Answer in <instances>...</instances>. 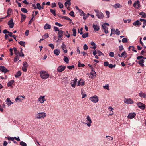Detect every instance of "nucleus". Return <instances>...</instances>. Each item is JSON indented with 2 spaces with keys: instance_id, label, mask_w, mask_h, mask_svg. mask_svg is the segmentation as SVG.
Instances as JSON below:
<instances>
[{
  "instance_id": "obj_12",
  "label": "nucleus",
  "mask_w": 146,
  "mask_h": 146,
  "mask_svg": "<svg viewBox=\"0 0 146 146\" xmlns=\"http://www.w3.org/2000/svg\"><path fill=\"white\" fill-rule=\"evenodd\" d=\"M5 102L8 107H9L12 104H13V102H12L9 98H7L5 100Z\"/></svg>"
},
{
  "instance_id": "obj_39",
  "label": "nucleus",
  "mask_w": 146,
  "mask_h": 146,
  "mask_svg": "<svg viewBox=\"0 0 146 146\" xmlns=\"http://www.w3.org/2000/svg\"><path fill=\"white\" fill-rule=\"evenodd\" d=\"M13 50L15 54L16 55H18V54L19 53V51L17 50V48L15 47H14L13 48Z\"/></svg>"
},
{
  "instance_id": "obj_40",
  "label": "nucleus",
  "mask_w": 146,
  "mask_h": 146,
  "mask_svg": "<svg viewBox=\"0 0 146 146\" xmlns=\"http://www.w3.org/2000/svg\"><path fill=\"white\" fill-rule=\"evenodd\" d=\"M88 33H86L83 34L82 36L83 38H85L86 37H88Z\"/></svg>"
},
{
  "instance_id": "obj_25",
  "label": "nucleus",
  "mask_w": 146,
  "mask_h": 146,
  "mask_svg": "<svg viewBox=\"0 0 146 146\" xmlns=\"http://www.w3.org/2000/svg\"><path fill=\"white\" fill-rule=\"evenodd\" d=\"M51 28V26L48 23H46L44 26V29H50Z\"/></svg>"
},
{
  "instance_id": "obj_8",
  "label": "nucleus",
  "mask_w": 146,
  "mask_h": 146,
  "mask_svg": "<svg viewBox=\"0 0 146 146\" xmlns=\"http://www.w3.org/2000/svg\"><path fill=\"white\" fill-rule=\"evenodd\" d=\"M28 67V64L26 62H24L23 63L22 70L24 72H26L27 70V68Z\"/></svg>"
},
{
  "instance_id": "obj_13",
  "label": "nucleus",
  "mask_w": 146,
  "mask_h": 146,
  "mask_svg": "<svg viewBox=\"0 0 146 146\" xmlns=\"http://www.w3.org/2000/svg\"><path fill=\"white\" fill-rule=\"evenodd\" d=\"M66 68V66H60L57 68V71L59 72H61L63 71Z\"/></svg>"
},
{
  "instance_id": "obj_1",
  "label": "nucleus",
  "mask_w": 146,
  "mask_h": 146,
  "mask_svg": "<svg viewBox=\"0 0 146 146\" xmlns=\"http://www.w3.org/2000/svg\"><path fill=\"white\" fill-rule=\"evenodd\" d=\"M46 116V114L44 112H37L35 115V118L38 119H44Z\"/></svg>"
},
{
  "instance_id": "obj_57",
  "label": "nucleus",
  "mask_w": 146,
  "mask_h": 146,
  "mask_svg": "<svg viewBox=\"0 0 146 146\" xmlns=\"http://www.w3.org/2000/svg\"><path fill=\"white\" fill-rule=\"evenodd\" d=\"M67 68L68 69H72L74 68V65L68 66H67Z\"/></svg>"
},
{
  "instance_id": "obj_11",
  "label": "nucleus",
  "mask_w": 146,
  "mask_h": 146,
  "mask_svg": "<svg viewBox=\"0 0 146 146\" xmlns=\"http://www.w3.org/2000/svg\"><path fill=\"white\" fill-rule=\"evenodd\" d=\"M138 106L142 110H144L145 108V105L141 102H138L137 103Z\"/></svg>"
},
{
  "instance_id": "obj_9",
  "label": "nucleus",
  "mask_w": 146,
  "mask_h": 146,
  "mask_svg": "<svg viewBox=\"0 0 146 146\" xmlns=\"http://www.w3.org/2000/svg\"><path fill=\"white\" fill-rule=\"evenodd\" d=\"M77 82V79L76 78H74L73 80H72L70 82L71 86L75 88V86L76 84V83Z\"/></svg>"
},
{
  "instance_id": "obj_29",
  "label": "nucleus",
  "mask_w": 146,
  "mask_h": 146,
  "mask_svg": "<svg viewBox=\"0 0 146 146\" xmlns=\"http://www.w3.org/2000/svg\"><path fill=\"white\" fill-rule=\"evenodd\" d=\"M21 96H19L15 99V101L17 102H18V101L19 102H21L23 100V99H21Z\"/></svg>"
},
{
  "instance_id": "obj_15",
  "label": "nucleus",
  "mask_w": 146,
  "mask_h": 146,
  "mask_svg": "<svg viewBox=\"0 0 146 146\" xmlns=\"http://www.w3.org/2000/svg\"><path fill=\"white\" fill-rule=\"evenodd\" d=\"M85 84L84 81L83 79H80L78 82L77 86H82Z\"/></svg>"
},
{
  "instance_id": "obj_61",
  "label": "nucleus",
  "mask_w": 146,
  "mask_h": 146,
  "mask_svg": "<svg viewBox=\"0 0 146 146\" xmlns=\"http://www.w3.org/2000/svg\"><path fill=\"white\" fill-rule=\"evenodd\" d=\"M21 18L24 20H25V19L26 18V16L25 15L21 13Z\"/></svg>"
},
{
  "instance_id": "obj_52",
  "label": "nucleus",
  "mask_w": 146,
  "mask_h": 146,
  "mask_svg": "<svg viewBox=\"0 0 146 146\" xmlns=\"http://www.w3.org/2000/svg\"><path fill=\"white\" fill-rule=\"evenodd\" d=\"M59 7L60 8L62 9L63 7V5L61 2L58 3Z\"/></svg>"
},
{
  "instance_id": "obj_7",
  "label": "nucleus",
  "mask_w": 146,
  "mask_h": 146,
  "mask_svg": "<svg viewBox=\"0 0 146 146\" xmlns=\"http://www.w3.org/2000/svg\"><path fill=\"white\" fill-rule=\"evenodd\" d=\"M133 6L135 9H139L141 7L140 2L138 0L135 1L133 4Z\"/></svg>"
},
{
  "instance_id": "obj_22",
  "label": "nucleus",
  "mask_w": 146,
  "mask_h": 146,
  "mask_svg": "<svg viewBox=\"0 0 146 146\" xmlns=\"http://www.w3.org/2000/svg\"><path fill=\"white\" fill-rule=\"evenodd\" d=\"M61 48L63 50L64 53H66L67 52V51L66 49V45L63 43L61 46Z\"/></svg>"
},
{
  "instance_id": "obj_31",
  "label": "nucleus",
  "mask_w": 146,
  "mask_h": 146,
  "mask_svg": "<svg viewBox=\"0 0 146 146\" xmlns=\"http://www.w3.org/2000/svg\"><path fill=\"white\" fill-rule=\"evenodd\" d=\"M63 31L62 30H60L58 31V37L60 38H61L63 36Z\"/></svg>"
},
{
  "instance_id": "obj_60",
  "label": "nucleus",
  "mask_w": 146,
  "mask_h": 146,
  "mask_svg": "<svg viewBox=\"0 0 146 146\" xmlns=\"http://www.w3.org/2000/svg\"><path fill=\"white\" fill-rule=\"evenodd\" d=\"M131 19H128L127 20H124L123 21L125 23H129L131 21Z\"/></svg>"
},
{
  "instance_id": "obj_45",
  "label": "nucleus",
  "mask_w": 146,
  "mask_h": 146,
  "mask_svg": "<svg viewBox=\"0 0 146 146\" xmlns=\"http://www.w3.org/2000/svg\"><path fill=\"white\" fill-rule=\"evenodd\" d=\"M18 43L21 46H22L24 47H25V42L21 41L19 42Z\"/></svg>"
},
{
  "instance_id": "obj_19",
  "label": "nucleus",
  "mask_w": 146,
  "mask_h": 146,
  "mask_svg": "<svg viewBox=\"0 0 146 146\" xmlns=\"http://www.w3.org/2000/svg\"><path fill=\"white\" fill-rule=\"evenodd\" d=\"M8 24L9 25V27L10 28H13L14 23L13 22V19H11L10 21H9L8 22Z\"/></svg>"
},
{
  "instance_id": "obj_2",
  "label": "nucleus",
  "mask_w": 146,
  "mask_h": 146,
  "mask_svg": "<svg viewBox=\"0 0 146 146\" xmlns=\"http://www.w3.org/2000/svg\"><path fill=\"white\" fill-rule=\"evenodd\" d=\"M40 76L42 79H46L49 76V74L46 71H41L40 72Z\"/></svg>"
},
{
  "instance_id": "obj_47",
  "label": "nucleus",
  "mask_w": 146,
  "mask_h": 146,
  "mask_svg": "<svg viewBox=\"0 0 146 146\" xmlns=\"http://www.w3.org/2000/svg\"><path fill=\"white\" fill-rule=\"evenodd\" d=\"M19 59V57L18 55H16L14 58V61L15 62L18 61Z\"/></svg>"
},
{
  "instance_id": "obj_23",
  "label": "nucleus",
  "mask_w": 146,
  "mask_h": 146,
  "mask_svg": "<svg viewBox=\"0 0 146 146\" xmlns=\"http://www.w3.org/2000/svg\"><path fill=\"white\" fill-rule=\"evenodd\" d=\"M139 95L141 98H146V94L143 93L141 91L139 93Z\"/></svg>"
},
{
  "instance_id": "obj_46",
  "label": "nucleus",
  "mask_w": 146,
  "mask_h": 146,
  "mask_svg": "<svg viewBox=\"0 0 146 146\" xmlns=\"http://www.w3.org/2000/svg\"><path fill=\"white\" fill-rule=\"evenodd\" d=\"M106 138H107V140L109 141L110 140H112L113 139L112 137L110 136H106Z\"/></svg>"
},
{
  "instance_id": "obj_17",
  "label": "nucleus",
  "mask_w": 146,
  "mask_h": 146,
  "mask_svg": "<svg viewBox=\"0 0 146 146\" xmlns=\"http://www.w3.org/2000/svg\"><path fill=\"white\" fill-rule=\"evenodd\" d=\"M136 116V114L135 113H129L127 116V118L128 119H131L133 118Z\"/></svg>"
},
{
  "instance_id": "obj_32",
  "label": "nucleus",
  "mask_w": 146,
  "mask_h": 146,
  "mask_svg": "<svg viewBox=\"0 0 146 146\" xmlns=\"http://www.w3.org/2000/svg\"><path fill=\"white\" fill-rule=\"evenodd\" d=\"M14 82V80H11V81H10L8 82L7 83V86L9 87L11 86Z\"/></svg>"
},
{
  "instance_id": "obj_26",
  "label": "nucleus",
  "mask_w": 146,
  "mask_h": 146,
  "mask_svg": "<svg viewBox=\"0 0 146 146\" xmlns=\"http://www.w3.org/2000/svg\"><path fill=\"white\" fill-rule=\"evenodd\" d=\"M71 0H68V1H66L65 3V6L66 7H70L71 4Z\"/></svg>"
},
{
  "instance_id": "obj_5",
  "label": "nucleus",
  "mask_w": 146,
  "mask_h": 146,
  "mask_svg": "<svg viewBox=\"0 0 146 146\" xmlns=\"http://www.w3.org/2000/svg\"><path fill=\"white\" fill-rule=\"evenodd\" d=\"M89 100L94 103H96L99 101L98 98L96 95L93 96L89 98Z\"/></svg>"
},
{
  "instance_id": "obj_59",
  "label": "nucleus",
  "mask_w": 146,
  "mask_h": 146,
  "mask_svg": "<svg viewBox=\"0 0 146 146\" xmlns=\"http://www.w3.org/2000/svg\"><path fill=\"white\" fill-rule=\"evenodd\" d=\"M109 56L111 57H113L114 56V53L113 52H111L109 53Z\"/></svg>"
},
{
  "instance_id": "obj_28",
  "label": "nucleus",
  "mask_w": 146,
  "mask_h": 146,
  "mask_svg": "<svg viewBox=\"0 0 146 146\" xmlns=\"http://www.w3.org/2000/svg\"><path fill=\"white\" fill-rule=\"evenodd\" d=\"M113 7L115 9L120 8L122 7V5L119 3H117L114 5Z\"/></svg>"
},
{
  "instance_id": "obj_14",
  "label": "nucleus",
  "mask_w": 146,
  "mask_h": 146,
  "mask_svg": "<svg viewBox=\"0 0 146 146\" xmlns=\"http://www.w3.org/2000/svg\"><path fill=\"white\" fill-rule=\"evenodd\" d=\"M124 102L127 104H132L134 103L133 101L131 98L125 99L124 100Z\"/></svg>"
},
{
  "instance_id": "obj_20",
  "label": "nucleus",
  "mask_w": 146,
  "mask_h": 146,
  "mask_svg": "<svg viewBox=\"0 0 146 146\" xmlns=\"http://www.w3.org/2000/svg\"><path fill=\"white\" fill-rule=\"evenodd\" d=\"M36 7L35 8L38 9L39 10H40L42 9H43L44 8V6H41L39 3L36 4Z\"/></svg>"
},
{
  "instance_id": "obj_24",
  "label": "nucleus",
  "mask_w": 146,
  "mask_h": 146,
  "mask_svg": "<svg viewBox=\"0 0 146 146\" xmlns=\"http://www.w3.org/2000/svg\"><path fill=\"white\" fill-rule=\"evenodd\" d=\"M141 24V23L139 20H137L133 23V25L135 26H140Z\"/></svg>"
},
{
  "instance_id": "obj_51",
  "label": "nucleus",
  "mask_w": 146,
  "mask_h": 146,
  "mask_svg": "<svg viewBox=\"0 0 146 146\" xmlns=\"http://www.w3.org/2000/svg\"><path fill=\"white\" fill-rule=\"evenodd\" d=\"M61 18L62 19H63V18L65 19L68 20H70V21L71 20L68 17H67V16H62V17Z\"/></svg>"
},
{
  "instance_id": "obj_35",
  "label": "nucleus",
  "mask_w": 146,
  "mask_h": 146,
  "mask_svg": "<svg viewBox=\"0 0 146 146\" xmlns=\"http://www.w3.org/2000/svg\"><path fill=\"white\" fill-rule=\"evenodd\" d=\"M139 15L141 16L142 18H145L146 17V15L145 13L143 12H141L139 13Z\"/></svg>"
},
{
  "instance_id": "obj_33",
  "label": "nucleus",
  "mask_w": 146,
  "mask_h": 146,
  "mask_svg": "<svg viewBox=\"0 0 146 146\" xmlns=\"http://www.w3.org/2000/svg\"><path fill=\"white\" fill-rule=\"evenodd\" d=\"M21 72L20 71H19L16 73L15 76L16 78H18L21 76Z\"/></svg>"
},
{
  "instance_id": "obj_64",
  "label": "nucleus",
  "mask_w": 146,
  "mask_h": 146,
  "mask_svg": "<svg viewBox=\"0 0 146 146\" xmlns=\"http://www.w3.org/2000/svg\"><path fill=\"white\" fill-rule=\"evenodd\" d=\"M88 48V46L86 44H85L83 46V49L85 50H87Z\"/></svg>"
},
{
  "instance_id": "obj_49",
  "label": "nucleus",
  "mask_w": 146,
  "mask_h": 146,
  "mask_svg": "<svg viewBox=\"0 0 146 146\" xmlns=\"http://www.w3.org/2000/svg\"><path fill=\"white\" fill-rule=\"evenodd\" d=\"M21 11L24 13H27L28 12V11L26 9L22 8L21 9Z\"/></svg>"
},
{
  "instance_id": "obj_3",
  "label": "nucleus",
  "mask_w": 146,
  "mask_h": 146,
  "mask_svg": "<svg viewBox=\"0 0 146 146\" xmlns=\"http://www.w3.org/2000/svg\"><path fill=\"white\" fill-rule=\"evenodd\" d=\"M86 122L85 124H86L88 127H90L91 126L92 121L91 117L89 115L86 116Z\"/></svg>"
},
{
  "instance_id": "obj_48",
  "label": "nucleus",
  "mask_w": 146,
  "mask_h": 146,
  "mask_svg": "<svg viewBox=\"0 0 146 146\" xmlns=\"http://www.w3.org/2000/svg\"><path fill=\"white\" fill-rule=\"evenodd\" d=\"M120 31L118 29H116V30L115 31V33L117 35H120Z\"/></svg>"
},
{
  "instance_id": "obj_37",
  "label": "nucleus",
  "mask_w": 146,
  "mask_h": 146,
  "mask_svg": "<svg viewBox=\"0 0 146 146\" xmlns=\"http://www.w3.org/2000/svg\"><path fill=\"white\" fill-rule=\"evenodd\" d=\"M103 88L104 89H106L108 91H109L110 90L109 88V84H107L103 86Z\"/></svg>"
},
{
  "instance_id": "obj_4",
  "label": "nucleus",
  "mask_w": 146,
  "mask_h": 146,
  "mask_svg": "<svg viewBox=\"0 0 146 146\" xmlns=\"http://www.w3.org/2000/svg\"><path fill=\"white\" fill-rule=\"evenodd\" d=\"M94 11L96 13V16L99 19H103L104 17V15L103 13L101 12H100L98 10L95 9Z\"/></svg>"
},
{
  "instance_id": "obj_50",
  "label": "nucleus",
  "mask_w": 146,
  "mask_h": 146,
  "mask_svg": "<svg viewBox=\"0 0 146 146\" xmlns=\"http://www.w3.org/2000/svg\"><path fill=\"white\" fill-rule=\"evenodd\" d=\"M145 52L146 53V47H145V49L144 50H142L141 54L142 55H143L144 54Z\"/></svg>"
},
{
  "instance_id": "obj_21",
  "label": "nucleus",
  "mask_w": 146,
  "mask_h": 146,
  "mask_svg": "<svg viewBox=\"0 0 146 146\" xmlns=\"http://www.w3.org/2000/svg\"><path fill=\"white\" fill-rule=\"evenodd\" d=\"M93 27L95 31H97L100 29V27L97 24H93Z\"/></svg>"
},
{
  "instance_id": "obj_62",
  "label": "nucleus",
  "mask_w": 146,
  "mask_h": 146,
  "mask_svg": "<svg viewBox=\"0 0 146 146\" xmlns=\"http://www.w3.org/2000/svg\"><path fill=\"white\" fill-rule=\"evenodd\" d=\"M85 66V65L83 64H81L80 63H79L78 64V66L79 67H83Z\"/></svg>"
},
{
  "instance_id": "obj_56",
  "label": "nucleus",
  "mask_w": 146,
  "mask_h": 146,
  "mask_svg": "<svg viewBox=\"0 0 146 146\" xmlns=\"http://www.w3.org/2000/svg\"><path fill=\"white\" fill-rule=\"evenodd\" d=\"M122 41L123 43H126L127 42V39L126 38H123L122 39Z\"/></svg>"
},
{
  "instance_id": "obj_34",
  "label": "nucleus",
  "mask_w": 146,
  "mask_h": 146,
  "mask_svg": "<svg viewBox=\"0 0 146 146\" xmlns=\"http://www.w3.org/2000/svg\"><path fill=\"white\" fill-rule=\"evenodd\" d=\"M144 62V60L143 59H142L140 60H139L138 62V63L141 65L142 67H143L144 66L143 63Z\"/></svg>"
},
{
  "instance_id": "obj_36",
  "label": "nucleus",
  "mask_w": 146,
  "mask_h": 146,
  "mask_svg": "<svg viewBox=\"0 0 146 146\" xmlns=\"http://www.w3.org/2000/svg\"><path fill=\"white\" fill-rule=\"evenodd\" d=\"M127 54L125 51H124L123 52L122 54H118V56L119 57H123L125 56Z\"/></svg>"
},
{
  "instance_id": "obj_27",
  "label": "nucleus",
  "mask_w": 146,
  "mask_h": 146,
  "mask_svg": "<svg viewBox=\"0 0 146 146\" xmlns=\"http://www.w3.org/2000/svg\"><path fill=\"white\" fill-rule=\"evenodd\" d=\"M102 27L106 34H107L108 33V28L106 26H105L104 25H102Z\"/></svg>"
},
{
  "instance_id": "obj_10",
  "label": "nucleus",
  "mask_w": 146,
  "mask_h": 146,
  "mask_svg": "<svg viewBox=\"0 0 146 146\" xmlns=\"http://www.w3.org/2000/svg\"><path fill=\"white\" fill-rule=\"evenodd\" d=\"M0 71L3 72L5 73L9 72V70L3 66H0Z\"/></svg>"
},
{
  "instance_id": "obj_55",
  "label": "nucleus",
  "mask_w": 146,
  "mask_h": 146,
  "mask_svg": "<svg viewBox=\"0 0 146 146\" xmlns=\"http://www.w3.org/2000/svg\"><path fill=\"white\" fill-rule=\"evenodd\" d=\"M106 14L107 16V18H108L110 17V12L109 11H106Z\"/></svg>"
},
{
  "instance_id": "obj_43",
  "label": "nucleus",
  "mask_w": 146,
  "mask_h": 146,
  "mask_svg": "<svg viewBox=\"0 0 146 146\" xmlns=\"http://www.w3.org/2000/svg\"><path fill=\"white\" fill-rule=\"evenodd\" d=\"M49 36V35L48 33H46L42 36V38L44 39H46V38L48 37Z\"/></svg>"
},
{
  "instance_id": "obj_38",
  "label": "nucleus",
  "mask_w": 146,
  "mask_h": 146,
  "mask_svg": "<svg viewBox=\"0 0 146 146\" xmlns=\"http://www.w3.org/2000/svg\"><path fill=\"white\" fill-rule=\"evenodd\" d=\"M8 35H9L10 37H13L14 39L16 40V36H15L14 35H13V33L12 32L9 33V34Z\"/></svg>"
},
{
  "instance_id": "obj_58",
  "label": "nucleus",
  "mask_w": 146,
  "mask_h": 146,
  "mask_svg": "<svg viewBox=\"0 0 146 146\" xmlns=\"http://www.w3.org/2000/svg\"><path fill=\"white\" fill-rule=\"evenodd\" d=\"M79 12H80V14L81 16H84V15H85V14L83 12V11H82L81 10H79Z\"/></svg>"
},
{
  "instance_id": "obj_53",
  "label": "nucleus",
  "mask_w": 146,
  "mask_h": 146,
  "mask_svg": "<svg viewBox=\"0 0 146 146\" xmlns=\"http://www.w3.org/2000/svg\"><path fill=\"white\" fill-rule=\"evenodd\" d=\"M116 65L115 64L113 65L112 64H110L108 65V67L109 68H114L115 67Z\"/></svg>"
},
{
  "instance_id": "obj_16",
  "label": "nucleus",
  "mask_w": 146,
  "mask_h": 146,
  "mask_svg": "<svg viewBox=\"0 0 146 146\" xmlns=\"http://www.w3.org/2000/svg\"><path fill=\"white\" fill-rule=\"evenodd\" d=\"M90 75L91 76H89L90 78H95L96 76V73L95 71L93 70H91L90 72Z\"/></svg>"
},
{
  "instance_id": "obj_30",
  "label": "nucleus",
  "mask_w": 146,
  "mask_h": 146,
  "mask_svg": "<svg viewBox=\"0 0 146 146\" xmlns=\"http://www.w3.org/2000/svg\"><path fill=\"white\" fill-rule=\"evenodd\" d=\"M60 52V50L59 49H56L54 51V53L57 56H58Z\"/></svg>"
},
{
  "instance_id": "obj_41",
  "label": "nucleus",
  "mask_w": 146,
  "mask_h": 146,
  "mask_svg": "<svg viewBox=\"0 0 146 146\" xmlns=\"http://www.w3.org/2000/svg\"><path fill=\"white\" fill-rule=\"evenodd\" d=\"M73 34L72 35L74 36H76V29L74 28H73L72 29Z\"/></svg>"
},
{
  "instance_id": "obj_42",
  "label": "nucleus",
  "mask_w": 146,
  "mask_h": 146,
  "mask_svg": "<svg viewBox=\"0 0 146 146\" xmlns=\"http://www.w3.org/2000/svg\"><path fill=\"white\" fill-rule=\"evenodd\" d=\"M64 62H66V63H68L69 60L68 57L66 56H64Z\"/></svg>"
},
{
  "instance_id": "obj_6",
  "label": "nucleus",
  "mask_w": 146,
  "mask_h": 146,
  "mask_svg": "<svg viewBox=\"0 0 146 146\" xmlns=\"http://www.w3.org/2000/svg\"><path fill=\"white\" fill-rule=\"evenodd\" d=\"M46 101L45 96H40L37 101L41 104L43 103Z\"/></svg>"
},
{
  "instance_id": "obj_18",
  "label": "nucleus",
  "mask_w": 146,
  "mask_h": 146,
  "mask_svg": "<svg viewBox=\"0 0 146 146\" xmlns=\"http://www.w3.org/2000/svg\"><path fill=\"white\" fill-rule=\"evenodd\" d=\"M12 11V10L10 8H9L7 11V15L5 16L4 17L2 18H1V19H5L8 16H10L11 15V13ZM1 20L0 21H1Z\"/></svg>"
},
{
  "instance_id": "obj_44",
  "label": "nucleus",
  "mask_w": 146,
  "mask_h": 146,
  "mask_svg": "<svg viewBox=\"0 0 146 146\" xmlns=\"http://www.w3.org/2000/svg\"><path fill=\"white\" fill-rule=\"evenodd\" d=\"M50 11L51 13L53 14V15L55 16H56V11L55 10L52 9H50Z\"/></svg>"
},
{
  "instance_id": "obj_63",
  "label": "nucleus",
  "mask_w": 146,
  "mask_h": 146,
  "mask_svg": "<svg viewBox=\"0 0 146 146\" xmlns=\"http://www.w3.org/2000/svg\"><path fill=\"white\" fill-rule=\"evenodd\" d=\"M119 50L120 52H121L123 50H124V48L123 47L122 45H121L119 46Z\"/></svg>"
},
{
  "instance_id": "obj_54",
  "label": "nucleus",
  "mask_w": 146,
  "mask_h": 146,
  "mask_svg": "<svg viewBox=\"0 0 146 146\" xmlns=\"http://www.w3.org/2000/svg\"><path fill=\"white\" fill-rule=\"evenodd\" d=\"M20 145L21 146H27L26 144L23 141H21L20 142Z\"/></svg>"
}]
</instances>
